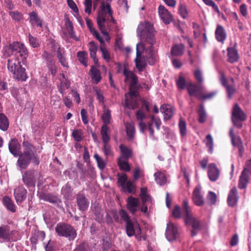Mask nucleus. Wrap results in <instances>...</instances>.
I'll return each instance as SVG.
<instances>
[{"mask_svg":"<svg viewBox=\"0 0 251 251\" xmlns=\"http://www.w3.org/2000/svg\"><path fill=\"white\" fill-rule=\"evenodd\" d=\"M247 116L237 103L234 105L232 111V121L233 125L241 128L242 126V122L245 121Z\"/></svg>","mask_w":251,"mask_h":251,"instance_id":"obj_6","label":"nucleus"},{"mask_svg":"<svg viewBox=\"0 0 251 251\" xmlns=\"http://www.w3.org/2000/svg\"><path fill=\"white\" fill-rule=\"evenodd\" d=\"M55 230L58 235L65 237L70 241L74 240L77 235L75 229L70 225L66 223L58 224Z\"/></svg>","mask_w":251,"mask_h":251,"instance_id":"obj_4","label":"nucleus"},{"mask_svg":"<svg viewBox=\"0 0 251 251\" xmlns=\"http://www.w3.org/2000/svg\"><path fill=\"white\" fill-rule=\"evenodd\" d=\"M238 197L237 195V190L236 187L232 188L228 194L227 198V203L229 206H234L237 202Z\"/></svg>","mask_w":251,"mask_h":251,"instance_id":"obj_23","label":"nucleus"},{"mask_svg":"<svg viewBox=\"0 0 251 251\" xmlns=\"http://www.w3.org/2000/svg\"><path fill=\"white\" fill-rule=\"evenodd\" d=\"M94 91L97 95V99L100 102H103L104 97L102 91L97 87H93Z\"/></svg>","mask_w":251,"mask_h":251,"instance_id":"obj_64","label":"nucleus"},{"mask_svg":"<svg viewBox=\"0 0 251 251\" xmlns=\"http://www.w3.org/2000/svg\"><path fill=\"white\" fill-rule=\"evenodd\" d=\"M161 111L164 113L165 120L171 119L174 115V108L171 105H162L161 107Z\"/></svg>","mask_w":251,"mask_h":251,"instance_id":"obj_26","label":"nucleus"},{"mask_svg":"<svg viewBox=\"0 0 251 251\" xmlns=\"http://www.w3.org/2000/svg\"><path fill=\"white\" fill-rule=\"evenodd\" d=\"M13 74L14 77L19 80L25 81L27 78L25 70L22 66Z\"/></svg>","mask_w":251,"mask_h":251,"instance_id":"obj_37","label":"nucleus"},{"mask_svg":"<svg viewBox=\"0 0 251 251\" xmlns=\"http://www.w3.org/2000/svg\"><path fill=\"white\" fill-rule=\"evenodd\" d=\"M165 236L169 241L176 240L179 236V231L177 226L172 222H169L167 224Z\"/></svg>","mask_w":251,"mask_h":251,"instance_id":"obj_10","label":"nucleus"},{"mask_svg":"<svg viewBox=\"0 0 251 251\" xmlns=\"http://www.w3.org/2000/svg\"><path fill=\"white\" fill-rule=\"evenodd\" d=\"M113 15V11L111 8L110 4L109 3H105L104 1L101 2L100 9L98 11L97 20H101L103 21L107 19V17L111 16Z\"/></svg>","mask_w":251,"mask_h":251,"instance_id":"obj_9","label":"nucleus"},{"mask_svg":"<svg viewBox=\"0 0 251 251\" xmlns=\"http://www.w3.org/2000/svg\"><path fill=\"white\" fill-rule=\"evenodd\" d=\"M229 134L231 138L232 144L233 146L238 148L239 155L242 156V153L244 151V148L241 138L240 136L236 135L233 133V129L232 128H230Z\"/></svg>","mask_w":251,"mask_h":251,"instance_id":"obj_13","label":"nucleus"},{"mask_svg":"<svg viewBox=\"0 0 251 251\" xmlns=\"http://www.w3.org/2000/svg\"><path fill=\"white\" fill-rule=\"evenodd\" d=\"M76 199L79 210L82 212L86 211L88 208L89 201L85 196L82 194H78L76 196Z\"/></svg>","mask_w":251,"mask_h":251,"instance_id":"obj_16","label":"nucleus"},{"mask_svg":"<svg viewBox=\"0 0 251 251\" xmlns=\"http://www.w3.org/2000/svg\"><path fill=\"white\" fill-rule=\"evenodd\" d=\"M228 61L231 63L237 62L239 58L237 50L234 48L227 49Z\"/></svg>","mask_w":251,"mask_h":251,"instance_id":"obj_28","label":"nucleus"},{"mask_svg":"<svg viewBox=\"0 0 251 251\" xmlns=\"http://www.w3.org/2000/svg\"><path fill=\"white\" fill-rule=\"evenodd\" d=\"M249 182V176L248 173L243 171L239 180L238 187L241 189L245 188Z\"/></svg>","mask_w":251,"mask_h":251,"instance_id":"obj_33","label":"nucleus"},{"mask_svg":"<svg viewBox=\"0 0 251 251\" xmlns=\"http://www.w3.org/2000/svg\"><path fill=\"white\" fill-rule=\"evenodd\" d=\"M73 251H91L89 245L83 243L77 246Z\"/></svg>","mask_w":251,"mask_h":251,"instance_id":"obj_61","label":"nucleus"},{"mask_svg":"<svg viewBox=\"0 0 251 251\" xmlns=\"http://www.w3.org/2000/svg\"><path fill=\"white\" fill-rule=\"evenodd\" d=\"M184 50V46L183 44H176L172 47L171 53L173 56H180L183 54Z\"/></svg>","mask_w":251,"mask_h":251,"instance_id":"obj_34","label":"nucleus"},{"mask_svg":"<svg viewBox=\"0 0 251 251\" xmlns=\"http://www.w3.org/2000/svg\"><path fill=\"white\" fill-rule=\"evenodd\" d=\"M198 113L199 115V122L201 123H203L206 119V114L203 104L200 105Z\"/></svg>","mask_w":251,"mask_h":251,"instance_id":"obj_42","label":"nucleus"},{"mask_svg":"<svg viewBox=\"0 0 251 251\" xmlns=\"http://www.w3.org/2000/svg\"><path fill=\"white\" fill-rule=\"evenodd\" d=\"M221 82L226 89L227 98L229 100L231 99L236 92V89L232 85L233 79L230 78L227 79L225 78L224 75L221 73Z\"/></svg>","mask_w":251,"mask_h":251,"instance_id":"obj_8","label":"nucleus"},{"mask_svg":"<svg viewBox=\"0 0 251 251\" xmlns=\"http://www.w3.org/2000/svg\"><path fill=\"white\" fill-rule=\"evenodd\" d=\"M78 60L85 66H87L86 54L84 52L79 51L77 54Z\"/></svg>","mask_w":251,"mask_h":251,"instance_id":"obj_58","label":"nucleus"},{"mask_svg":"<svg viewBox=\"0 0 251 251\" xmlns=\"http://www.w3.org/2000/svg\"><path fill=\"white\" fill-rule=\"evenodd\" d=\"M14 231L10 229L8 225L0 226V242L9 241L12 238Z\"/></svg>","mask_w":251,"mask_h":251,"instance_id":"obj_12","label":"nucleus"},{"mask_svg":"<svg viewBox=\"0 0 251 251\" xmlns=\"http://www.w3.org/2000/svg\"><path fill=\"white\" fill-rule=\"evenodd\" d=\"M24 151L19 154V158L17 161V165L21 170L25 169L30 163L34 165L37 166L39 164L40 161L38 154L33 150V146L27 141H24L23 143Z\"/></svg>","mask_w":251,"mask_h":251,"instance_id":"obj_2","label":"nucleus"},{"mask_svg":"<svg viewBox=\"0 0 251 251\" xmlns=\"http://www.w3.org/2000/svg\"><path fill=\"white\" fill-rule=\"evenodd\" d=\"M154 176L156 182L160 185H162L166 183V177L162 172H157L154 174Z\"/></svg>","mask_w":251,"mask_h":251,"instance_id":"obj_41","label":"nucleus"},{"mask_svg":"<svg viewBox=\"0 0 251 251\" xmlns=\"http://www.w3.org/2000/svg\"><path fill=\"white\" fill-rule=\"evenodd\" d=\"M72 193L71 186L68 183L64 186L61 189V194L66 199H69L72 196Z\"/></svg>","mask_w":251,"mask_h":251,"instance_id":"obj_44","label":"nucleus"},{"mask_svg":"<svg viewBox=\"0 0 251 251\" xmlns=\"http://www.w3.org/2000/svg\"><path fill=\"white\" fill-rule=\"evenodd\" d=\"M159 16L164 23L169 24L172 20V15L163 5H160L158 8Z\"/></svg>","mask_w":251,"mask_h":251,"instance_id":"obj_19","label":"nucleus"},{"mask_svg":"<svg viewBox=\"0 0 251 251\" xmlns=\"http://www.w3.org/2000/svg\"><path fill=\"white\" fill-rule=\"evenodd\" d=\"M205 142L206 146L209 148V151L212 152L213 149V139L210 134H208L206 136Z\"/></svg>","mask_w":251,"mask_h":251,"instance_id":"obj_59","label":"nucleus"},{"mask_svg":"<svg viewBox=\"0 0 251 251\" xmlns=\"http://www.w3.org/2000/svg\"><path fill=\"white\" fill-rule=\"evenodd\" d=\"M126 131L129 140H132L134 138L135 129V126L133 123H127L126 125Z\"/></svg>","mask_w":251,"mask_h":251,"instance_id":"obj_39","label":"nucleus"},{"mask_svg":"<svg viewBox=\"0 0 251 251\" xmlns=\"http://www.w3.org/2000/svg\"><path fill=\"white\" fill-rule=\"evenodd\" d=\"M138 227V224L136 222L130 220L126 223V230L127 235L131 237L135 235L136 229Z\"/></svg>","mask_w":251,"mask_h":251,"instance_id":"obj_22","label":"nucleus"},{"mask_svg":"<svg viewBox=\"0 0 251 251\" xmlns=\"http://www.w3.org/2000/svg\"><path fill=\"white\" fill-rule=\"evenodd\" d=\"M102 120L104 123V125L109 124L111 119V114L110 110L106 109L104 110V113L101 117Z\"/></svg>","mask_w":251,"mask_h":251,"instance_id":"obj_48","label":"nucleus"},{"mask_svg":"<svg viewBox=\"0 0 251 251\" xmlns=\"http://www.w3.org/2000/svg\"><path fill=\"white\" fill-rule=\"evenodd\" d=\"M9 14L12 19L16 22H19L23 19L22 14L17 11H10Z\"/></svg>","mask_w":251,"mask_h":251,"instance_id":"obj_54","label":"nucleus"},{"mask_svg":"<svg viewBox=\"0 0 251 251\" xmlns=\"http://www.w3.org/2000/svg\"><path fill=\"white\" fill-rule=\"evenodd\" d=\"M217 92H211L208 93L203 94L202 93L201 96L199 97V100H210L217 94Z\"/></svg>","mask_w":251,"mask_h":251,"instance_id":"obj_56","label":"nucleus"},{"mask_svg":"<svg viewBox=\"0 0 251 251\" xmlns=\"http://www.w3.org/2000/svg\"><path fill=\"white\" fill-rule=\"evenodd\" d=\"M100 50L102 53L103 58L107 62H109L110 59V54L105 48L104 46L101 45L100 47Z\"/></svg>","mask_w":251,"mask_h":251,"instance_id":"obj_60","label":"nucleus"},{"mask_svg":"<svg viewBox=\"0 0 251 251\" xmlns=\"http://www.w3.org/2000/svg\"><path fill=\"white\" fill-rule=\"evenodd\" d=\"M137 32L141 38H145L146 43H138L136 46V58L135 59L136 67L141 72L147 65L146 61L151 65L154 64L156 58L152 46L155 43L154 29L149 22L141 23L138 26Z\"/></svg>","mask_w":251,"mask_h":251,"instance_id":"obj_1","label":"nucleus"},{"mask_svg":"<svg viewBox=\"0 0 251 251\" xmlns=\"http://www.w3.org/2000/svg\"><path fill=\"white\" fill-rule=\"evenodd\" d=\"M5 52L7 55H11L20 56L22 59H25L27 56L28 51L24 44L18 42H14L6 48Z\"/></svg>","mask_w":251,"mask_h":251,"instance_id":"obj_5","label":"nucleus"},{"mask_svg":"<svg viewBox=\"0 0 251 251\" xmlns=\"http://www.w3.org/2000/svg\"><path fill=\"white\" fill-rule=\"evenodd\" d=\"M118 164L120 169L125 172H129L130 167L128 163V160L118 159Z\"/></svg>","mask_w":251,"mask_h":251,"instance_id":"obj_46","label":"nucleus"},{"mask_svg":"<svg viewBox=\"0 0 251 251\" xmlns=\"http://www.w3.org/2000/svg\"><path fill=\"white\" fill-rule=\"evenodd\" d=\"M39 198L50 203L56 204L60 208H62L61 200L51 194L42 193L39 195Z\"/></svg>","mask_w":251,"mask_h":251,"instance_id":"obj_15","label":"nucleus"},{"mask_svg":"<svg viewBox=\"0 0 251 251\" xmlns=\"http://www.w3.org/2000/svg\"><path fill=\"white\" fill-rule=\"evenodd\" d=\"M217 196L214 192L209 191L207 195V201L208 203L212 205L215 203L217 201Z\"/></svg>","mask_w":251,"mask_h":251,"instance_id":"obj_52","label":"nucleus"},{"mask_svg":"<svg viewBox=\"0 0 251 251\" xmlns=\"http://www.w3.org/2000/svg\"><path fill=\"white\" fill-rule=\"evenodd\" d=\"M94 158H95L97 163L98 164V166L100 170H103L105 167L106 163L104 161V160L100 157L97 153H95L94 155Z\"/></svg>","mask_w":251,"mask_h":251,"instance_id":"obj_50","label":"nucleus"},{"mask_svg":"<svg viewBox=\"0 0 251 251\" xmlns=\"http://www.w3.org/2000/svg\"><path fill=\"white\" fill-rule=\"evenodd\" d=\"M22 66L20 61L17 59H9L7 62V68L9 71L14 74Z\"/></svg>","mask_w":251,"mask_h":251,"instance_id":"obj_27","label":"nucleus"},{"mask_svg":"<svg viewBox=\"0 0 251 251\" xmlns=\"http://www.w3.org/2000/svg\"><path fill=\"white\" fill-rule=\"evenodd\" d=\"M142 199V205H144L146 202L150 201L151 197L147 193V188L146 187L141 188L140 194Z\"/></svg>","mask_w":251,"mask_h":251,"instance_id":"obj_43","label":"nucleus"},{"mask_svg":"<svg viewBox=\"0 0 251 251\" xmlns=\"http://www.w3.org/2000/svg\"><path fill=\"white\" fill-rule=\"evenodd\" d=\"M208 176L211 181H215L219 177V170L214 164H210L208 166Z\"/></svg>","mask_w":251,"mask_h":251,"instance_id":"obj_24","label":"nucleus"},{"mask_svg":"<svg viewBox=\"0 0 251 251\" xmlns=\"http://www.w3.org/2000/svg\"><path fill=\"white\" fill-rule=\"evenodd\" d=\"M82 132L80 129H75L72 132V136L75 140L80 142L82 140Z\"/></svg>","mask_w":251,"mask_h":251,"instance_id":"obj_57","label":"nucleus"},{"mask_svg":"<svg viewBox=\"0 0 251 251\" xmlns=\"http://www.w3.org/2000/svg\"><path fill=\"white\" fill-rule=\"evenodd\" d=\"M109 128L106 125H103L101 128L100 133L103 143H108L110 140V137L108 135Z\"/></svg>","mask_w":251,"mask_h":251,"instance_id":"obj_40","label":"nucleus"},{"mask_svg":"<svg viewBox=\"0 0 251 251\" xmlns=\"http://www.w3.org/2000/svg\"><path fill=\"white\" fill-rule=\"evenodd\" d=\"M119 214L121 217V219L123 220L126 222H126H127L128 221H130L131 220L127 212L123 209L120 210Z\"/></svg>","mask_w":251,"mask_h":251,"instance_id":"obj_62","label":"nucleus"},{"mask_svg":"<svg viewBox=\"0 0 251 251\" xmlns=\"http://www.w3.org/2000/svg\"><path fill=\"white\" fill-rule=\"evenodd\" d=\"M47 65L50 70L51 74L53 75H55L56 73V67L55 65V61L52 58L51 59H50V60L47 61Z\"/></svg>","mask_w":251,"mask_h":251,"instance_id":"obj_49","label":"nucleus"},{"mask_svg":"<svg viewBox=\"0 0 251 251\" xmlns=\"http://www.w3.org/2000/svg\"><path fill=\"white\" fill-rule=\"evenodd\" d=\"M28 39L30 45L32 47L37 48L40 46L39 39L37 37L33 36L30 33L28 35Z\"/></svg>","mask_w":251,"mask_h":251,"instance_id":"obj_47","label":"nucleus"},{"mask_svg":"<svg viewBox=\"0 0 251 251\" xmlns=\"http://www.w3.org/2000/svg\"><path fill=\"white\" fill-rule=\"evenodd\" d=\"M176 85L180 89H184L188 85L186 84L185 78L182 75H179L178 79L176 80Z\"/></svg>","mask_w":251,"mask_h":251,"instance_id":"obj_53","label":"nucleus"},{"mask_svg":"<svg viewBox=\"0 0 251 251\" xmlns=\"http://www.w3.org/2000/svg\"><path fill=\"white\" fill-rule=\"evenodd\" d=\"M125 106L128 108L135 109L138 107V100L137 98H128L127 95H125Z\"/></svg>","mask_w":251,"mask_h":251,"instance_id":"obj_31","label":"nucleus"},{"mask_svg":"<svg viewBox=\"0 0 251 251\" xmlns=\"http://www.w3.org/2000/svg\"><path fill=\"white\" fill-rule=\"evenodd\" d=\"M122 154L119 157V159H123L128 160V159L132 156V151L131 150L127 148L123 145H121L120 146Z\"/></svg>","mask_w":251,"mask_h":251,"instance_id":"obj_29","label":"nucleus"},{"mask_svg":"<svg viewBox=\"0 0 251 251\" xmlns=\"http://www.w3.org/2000/svg\"><path fill=\"white\" fill-rule=\"evenodd\" d=\"M29 22L33 26L37 27H42V22L38 17L37 14L33 11L29 14Z\"/></svg>","mask_w":251,"mask_h":251,"instance_id":"obj_30","label":"nucleus"},{"mask_svg":"<svg viewBox=\"0 0 251 251\" xmlns=\"http://www.w3.org/2000/svg\"><path fill=\"white\" fill-rule=\"evenodd\" d=\"M97 24L99 28L101 33L105 36H108V30H110L109 19L107 17V19L103 20H97Z\"/></svg>","mask_w":251,"mask_h":251,"instance_id":"obj_20","label":"nucleus"},{"mask_svg":"<svg viewBox=\"0 0 251 251\" xmlns=\"http://www.w3.org/2000/svg\"><path fill=\"white\" fill-rule=\"evenodd\" d=\"M149 102L145 100H143L142 102L141 107L136 111L135 114L137 120L140 122H143L146 117V113H149Z\"/></svg>","mask_w":251,"mask_h":251,"instance_id":"obj_14","label":"nucleus"},{"mask_svg":"<svg viewBox=\"0 0 251 251\" xmlns=\"http://www.w3.org/2000/svg\"><path fill=\"white\" fill-rule=\"evenodd\" d=\"M194 76L198 84H201L203 81L202 72L200 69H197L194 72Z\"/></svg>","mask_w":251,"mask_h":251,"instance_id":"obj_55","label":"nucleus"},{"mask_svg":"<svg viewBox=\"0 0 251 251\" xmlns=\"http://www.w3.org/2000/svg\"><path fill=\"white\" fill-rule=\"evenodd\" d=\"M139 204V201L137 198L130 196L127 200V208L132 214L137 211Z\"/></svg>","mask_w":251,"mask_h":251,"instance_id":"obj_18","label":"nucleus"},{"mask_svg":"<svg viewBox=\"0 0 251 251\" xmlns=\"http://www.w3.org/2000/svg\"><path fill=\"white\" fill-rule=\"evenodd\" d=\"M182 211L185 215L186 224L191 225L193 228L191 233V236H194L197 234V231L200 230L201 225L200 221L192 215L187 200L183 201Z\"/></svg>","mask_w":251,"mask_h":251,"instance_id":"obj_3","label":"nucleus"},{"mask_svg":"<svg viewBox=\"0 0 251 251\" xmlns=\"http://www.w3.org/2000/svg\"><path fill=\"white\" fill-rule=\"evenodd\" d=\"M83 3L85 6V12L88 14H90L91 13V9L92 6V0H85Z\"/></svg>","mask_w":251,"mask_h":251,"instance_id":"obj_63","label":"nucleus"},{"mask_svg":"<svg viewBox=\"0 0 251 251\" xmlns=\"http://www.w3.org/2000/svg\"><path fill=\"white\" fill-rule=\"evenodd\" d=\"M8 148L10 153L15 157H18L21 152L20 151L21 145L15 138L12 139L10 141L8 144Z\"/></svg>","mask_w":251,"mask_h":251,"instance_id":"obj_17","label":"nucleus"},{"mask_svg":"<svg viewBox=\"0 0 251 251\" xmlns=\"http://www.w3.org/2000/svg\"><path fill=\"white\" fill-rule=\"evenodd\" d=\"M39 175L34 170H29L26 171L23 175L22 180L24 184L31 191V188H34L36 182V176Z\"/></svg>","mask_w":251,"mask_h":251,"instance_id":"obj_7","label":"nucleus"},{"mask_svg":"<svg viewBox=\"0 0 251 251\" xmlns=\"http://www.w3.org/2000/svg\"><path fill=\"white\" fill-rule=\"evenodd\" d=\"M134 181H128L126 184L123 187L124 191H127L129 193H132L134 192L135 189V186L134 185Z\"/></svg>","mask_w":251,"mask_h":251,"instance_id":"obj_51","label":"nucleus"},{"mask_svg":"<svg viewBox=\"0 0 251 251\" xmlns=\"http://www.w3.org/2000/svg\"><path fill=\"white\" fill-rule=\"evenodd\" d=\"M178 126L181 136L184 137L187 134L186 124L181 118L179 119Z\"/></svg>","mask_w":251,"mask_h":251,"instance_id":"obj_45","label":"nucleus"},{"mask_svg":"<svg viewBox=\"0 0 251 251\" xmlns=\"http://www.w3.org/2000/svg\"><path fill=\"white\" fill-rule=\"evenodd\" d=\"M200 188L196 187L193 193V201L194 203L198 206H201L204 204L203 197L201 194Z\"/></svg>","mask_w":251,"mask_h":251,"instance_id":"obj_25","label":"nucleus"},{"mask_svg":"<svg viewBox=\"0 0 251 251\" xmlns=\"http://www.w3.org/2000/svg\"><path fill=\"white\" fill-rule=\"evenodd\" d=\"M4 205L12 212L16 211V207L11 199L8 196H4L2 199Z\"/></svg>","mask_w":251,"mask_h":251,"instance_id":"obj_35","label":"nucleus"},{"mask_svg":"<svg viewBox=\"0 0 251 251\" xmlns=\"http://www.w3.org/2000/svg\"><path fill=\"white\" fill-rule=\"evenodd\" d=\"M89 50L90 57L93 59L95 63L97 62L98 59L96 58L97 47L94 41H91L89 43Z\"/></svg>","mask_w":251,"mask_h":251,"instance_id":"obj_38","label":"nucleus"},{"mask_svg":"<svg viewBox=\"0 0 251 251\" xmlns=\"http://www.w3.org/2000/svg\"><path fill=\"white\" fill-rule=\"evenodd\" d=\"M90 74L94 83L98 84L101 80L100 72L97 68L92 66L90 71Z\"/></svg>","mask_w":251,"mask_h":251,"instance_id":"obj_32","label":"nucleus"},{"mask_svg":"<svg viewBox=\"0 0 251 251\" xmlns=\"http://www.w3.org/2000/svg\"><path fill=\"white\" fill-rule=\"evenodd\" d=\"M187 89L190 96L195 97L199 100L203 91V87L201 84L190 83L187 85Z\"/></svg>","mask_w":251,"mask_h":251,"instance_id":"obj_11","label":"nucleus"},{"mask_svg":"<svg viewBox=\"0 0 251 251\" xmlns=\"http://www.w3.org/2000/svg\"><path fill=\"white\" fill-rule=\"evenodd\" d=\"M9 125L7 117L3 113H0V129L5 131L8 129Z\"/></svg>","mask_w":251,"mask_h":251,"instance_id":"obj_36","label":"nucleus"},{"mask_svg":"<svg viewBox=\"0 0 251 251\" xmlns=\"http://www.w3.org/2000/svg\"><path fill=\"white\" fill-rule=\"evenodd\" d=\"M26 190L22 186L19 187L14 190V196L17 202H21L26 197Z\"/></svg>","mask_w":251,"mask_h":251,"instance_id":"obj_21","label":"nucleus"}]
</instances>
